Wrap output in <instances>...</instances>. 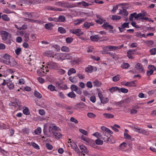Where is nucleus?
Returning <instances> with one entry per match:
<instances>
[{
  "label": "nucleus",
  "mask_w": 156,
  "mask_h": 156,
  "mask_svg": "<svg viewBox=\"0 0 156 156\" xmlns=\"http://www.w3.org/2000/svg\"><path fill=\"white\" fill-rule=\"evenodd\" d=\"M69 80L72 83H75L77 82L78 81V76L72 77H69Z\"/></svg>",
  "instance_id": "24"
},
{
  "label": "nucleus",
  "mask_w": 156,
  "mask_h": 156,
  "mask_svg": "<svg viewBox=\"0 0 156 156\" xmlns=\"http://www.w3.org/2000/svg\"><path fill=\"white\" fill-rule=\"evenodd\" d=\"M67 95L68 97L72 98H75L76 96V94L73 91L69 92Z\"/></svg>",
  "instance_id": "40"
},
{
  "label": "nucleus",
  "mask_w": 156,
  "mask_h": 156,
  "mask_svg": "<svg viewBox=\"0 0 156 156\" xmlns=\"http://www.w3.org/2000/svg\"><path fill=\"white\" fill-rule=\"evenodd\" d=\"M118 5H117L116 6H113V9L111 11V12L112 13H115V12L116 10L118 9Z\"/></svg>",
  "instance_id": "62"
},
{
  "label": "nucleus",
  "mask_w": 156,
  "mask_h": 156,
  "mask_svg": "<svg viewBox=\"0 0 156 156\" xmlns=\"http://www.w3.org/2000/svg\"><path fill=\"white\" fill-rule=\"evenodd\" d=\"M7 86L10 90L12 89L14 87V84L11 83H7Z\"/></svg>",
  "instance_id": "60"
},
{
  "label": "nucleus",
  "mask_w": 156,
  "mask_h": 156,
  "mask_svg": "<svg viewBox=\"0 0 156 156\" xmlns=\"http://www.w3.org/2000/svg\"><path fill=\"white\" fill-rule=\"evenodd\" d=\"M123 44L119 46H107L103 48V49L108 51H113L114 50L120 49L123 46Z\"/></svg>",
  "instance_id": "3"
},
{
  "label": "nucleus",
  "mask_w": 156,
  "mask_h": 156,
  "mask_svg": "<svg viewBox=\"0 0 156 156\" xmlns=\"http://www.w3.org/2000/svg\"><path fill=\"white\" fill-rule=\"evenodd\" d=\"M54 26L51 23H46L45 25V27L46 29L50 30Z\"/></svg>",
  "instance_id": "30"
},
{
  "label": "nucleus",
  "mask_w": 156,
  "mask_h": 156,
  "mask_svg": "<svg viewBox=\"0 0 156 156\" xmlns=\"http://www.w3.org/2000/svg\"><path fill=\"white\" fill-rule=\"evenodd\" d=\"M120 79V75H117L113 77L112 78V80L114 82H117L119 81Z\"/></svg>",
  "instance_id": "46"
},
{
  "label": "nucleus",
  "mask_w": 156,
  "mask_h": 156,
  "mask_svg": "<svg viewBox=\"0 0 156 156\" xmlns=\"http://www.w3.org/2000/svg\"><path fill=\"white\" fill-rule=\"evenodd\" d=\"M101 135L100 133L98 132H96L93 134V135L94 136H95L98 138H101Z\"/></svg>",
  "instance_id": "61"
},
{
  "label": "nucleus",
  "mask_w": 156,
  "mask_h": 156,
  "mask_svg": "<svg viewBox=\"0 0 156 156\" xmlns=\"http://www.w3.org/2000/svg\"><path fill=\"white\" fill-rule=\"evenodd\" d=\"M144 42L148 46L152 45L153 44V42L151 40L146 41Z\"/></svg>",
  "instance_id": "64"
},
{
  "label": "nucleus",
  "mask_w": 156,
  "mask_h": 156,
  "mask_svg": "<svg viewBox=\"0 0 156 156\" xmlns=\"http://www.w3.org/2000/svg\"><path fill=\"white\" fill-rule=\"evenodd\" d=\"M34 95L36 97L38 98H41L42 97L41 94L36 90L35 91Z\"/></svg>",
  "instance_id": "50"
},
{
  "label": "nucleus",
  "mask_w": 156,
  "mask_h": 156,
  "mask_svg": "<svg viewBox=\"0 0 156 156\" xmlns=\"http://www.w3.org/2000/svg\"><path fill=\"white\" fill-rule=\"evenodd\" d=\"M132 129L135 132L142 133L143 134L147 135L148 134V131L136 126H134L133 127Z\"/></svg>",
  "instance_id": "4"
},
{
  "label": "nucleus",
  "mask_w": 156,
  "mask_h": 156,
  "mask_svg": "<svg viewBox=\"0 0 156 156\" xmlns=\"http://www.w3.org/2000/svg\"><path fill=\"white\" fill-rule=\"evenodd\" d=\"M2 59L0 58V61L3 62L4 63L8 65L10 62V60L12 57L7 54H5L2 57Z\"/></svg>",
  "instance_id": "2"
},
{
  "label": "nucleus",
  "mask_w": 156,
  "mask_h": 156,
  "mask_svg": "<svg viewBox=\"0 0 156 156\" xmlns=\"http://www.w3.org/2000/svg\"><path fill=\"white\" fill-rule=\"evenodd\" d=\"M2 19L5 21H8L10 20L9 18V17L6 14H4L2 15Z\"/></svg>",
  "instance_id": "38"
},
{
  "label": "nucleus",
  "mask_w": 156,
  "mask_h": 156,
  "mask_svg": "<svg viewBox=\"0 0 156 156\" xmlns=\"http://www.w3.org/2000/svg\"><path fill=\"white\" fill-rule=\"evenodd\" d=\"M145 16H150L148 15L146 12L142 11L141 13L137 14L136 17L138 18L140 17H144Z\"/></svg>",
  "instance_id": "17"
},
{
  "label": "nucleus",
  "mask_w": 156,
  "mask_h": 156,
  "mask_svg": "<svg viewBox=\"0 0 156 156\" xmlns=\"http://www.w3.org/2000/svg\"><path fill=\"white\" fill-rule=\"evenodd\" d=\"M31 145L33 146V147L35 149L37 150L40 149L39 146L36 144L34 142H32L31 143Z\"/></svg>",
  "instance_id": "47"
},
{
  "label": "nucleus",
  "mask_w": 156,
  "mask_h": 156,
  "mask_svg": "<svg viewBox=\"0 0 156 156\" xmlns=\"http://www.w3.org/2000/svg\"><path fill=\"white\" fill-rule=\"evenodd\" d=\"M71 89L72 91H76L78 89V87L77 86L74 84L72 85L71 86Z\"/></svg>",
  "instance_id": "58"
},
{
  "label": "nucleus",
  "mask_w": 156,
  "mask_h": 156,
  "mask_svg": "<svg viewBox=\"0 0 156 156\" xmlns=\"http://www.w3.org/2000/svg\"><path fill=\"white\" fill-rule=\"evenodd\" d=\"M140 19L142 20H145L148 21L149 22H153V21L152 20L151 18L147 17H141L140 18Z\"/></svg>",
  "instance_id": "51"
},
{
  "label": "nucleus",
  "mask_w": 156,
  "mask_h": 156,
  "mask_svg": "<svg viewBox=\"0 0 156 156\" xmlns=\"http://www.w3.org/2000/svg\"><path fill=\"white\" fill-rule=\"evenodd\" d=\"M103 115L105 118L107 119H111L113 118L114 115L110 113H105L103 114Z\"/></svg>",
  "instance_id": "25"
},
{
  "label": "nucleus",
  "mask_w": 156,
  "mask_h": 156,
  "mask_svg": "<svg viewBox=\"0 0 156 156\" xmlns=\"http://www.w3.org/2000/svg\"><path fill=\"white\" fill-rule=\"evenodd\" d=\"M70 31L71 33L75 34L77 35H78V29L71 30Z\"/></svg>",
  "instance_id": "63"
},
{
  "label": "nucleus",
  "mask_w": 156,
  "mask_h": 156,
  "mask_svg": "<svg viewBox=\"0 0 156 156\" xmlns=\"http://www.w3.org/2000/svg\"><path fill=\"white\" fill-rule=\"evenodd\" d=\"M57 65L56 63L49 62H47V66L46 67L51 69H55L57 68Z\"/></svg>",
  "instance_id": "7"
},
{
  "label": "nucleus",
  "mask_w": 156,
  "mask_h": 156,
  "mask_svg": "<svg viewBox=\"0 0 156 156\" xmlns=\"http://www.w3.org/2000/svg\"><path fill=\"white\" fill-rule=\"evenodd\" d=\"M119 14H122L125 16H127L128 13L126 10L125 9L124 7H122L121 9H119Z\"/></svg>",
  "instance_id": "15"
},
{
  "label": "nucleus",
  "mask_w": 156,
  "mask_h": 156,
  "mask_svg": "<svg viewBox=\"0 0 156 156\" xmlns=\"http://www.w3.org/2000/svg\"><path fill=\"white\" fill-rule=\"evenodd\" d=\"M62 56L64 57V59H71L72 58V56L69 54L68 53H64L62 55Z\"/></svg>",
  "instance_id": "29"
},
{
  "label": "nucleus",
  "mask_w": 156,
  "mask_h": 156,
  "mask_svg": "<svg viewBox=\"0 0 156 156\" xmlns=\"http://www.w3.org/2000/svg\"><path fill=\"white\" fill-rule=\"evenodd\" d=\"M23 113L24 114L27 115H29L30 114V112L29 109L27 107L23 110Z\"/></svg>",
  "instance_id": "43"
},
{
  "label": "nucleus",
  "mask_w": 156,
  "mask_h": 156,
  "mask_svg": "<svg viewBox=\"0 0 156 156\" xmlns=\"http://www.w3.org/2000/svg\"><path fill=\"white\" fill-rule=\"evenodd\" d=\"M9 63V64H8L7 65H9L10 66H15L17 63L15 60L12 58L11 59L10 62Z\"/></svg>",
  "instance_id": "21"
},
{
  "label": "nucleus",
  "mask_w": 156,
  "mask_h": 156,
  "mask_svg": "<svg viewBox=\"0 0 156 156\" xmlns=\"http://www.w3.org/2000/svg\"><path fill=\"white\" fill-rule=\"evenodd\" d=\"M79 131L80 133L84 135H87L88 134L87 131L83 129H79Z\"/></svg>",
  "instance_id": "48"
},
{
  "label": "nucleus",
  "mask_w": 156,
  "mask_h": 156,
  "mask_svg": "<svg viewBox=\"0 0 156 156\" xmlns=\"http://www.w3.org/2000/svg\"><path fill=\"white\" fill-rule=\"evenodd\" d=\"M119 88L117 87H112L109 89V90L111 93H113L117 90L119 91Z\"/></svg>",
  "instance_id": "28"
},
{
  "label": "nucleus",
  "mask_w": 156,
  "mask_h": 156,
  "mask_svg": "<svg viewBox=\"0 0 156 156\" xmlns=\"http://www.w3.org/2000/svg\"><path fill=\"white\" fill-rule=\"evenodd\" d=\"M135 68L138 70L139 72L143 73L144 72V68L142 65L140 63H137L135 66Z\"/></svg>",
  "instance_id": "12"
},
{
  "label": "nucleus",
  "mask_w": 156,
  "mask_h": 156,
  "mask_svg": "<svg viewBox=\"0 0 156 156\" xmlns=\"http://www.w3.org/2000/svg\"><path fill=\"white\" fill-rule=\"evenodd\" d=\"M95 142L97 145H102L103 144V141L99 138H98L96 140Z\"/></svg>",
  "instance_id": "57"
},
{
  "label": "nucleus",
  "mask_w": 156,
  "mask_h": 156,
  "mask_svg": "<svg viewBox=\"0 0 156 156\" xmlns=\"http://www.w3.org/2000/svg\"><path fill=\"white\" fill-rule=\"evenodd\" d=\"M137 14L136 12H134L133 13L131 14L129 17V19L130 21H133V19L134 18L135 19H137L136 16H137Z\"/></svg>",
  "instance_id": "22"
},
{
  "label": "nucleus",
  "mask_w": 156,
  "mask_h": 156,
  "mask_svg": "<svg viewBox=\"0 0 156 156\" xmlns=\"http://www.w3.org/2000/svg\"><path fill=\"white\" fill-rule=\"evenodd\" d=\"M121 84L124 86L128 87H135L136 85V81H132L130 82H126L123 81L121 82Z\"/></svg>",
  "instance_id": "6"
},
{
  "label": "nucleus",
  "mask_w": 156,
  "mask_h": 156,
  "mask_svg": "<svg viewBox=\"0 0 156 156\" xmlns=\"http://www.w3.org/2000/svg\"><path fill=\"white\" fill-rule=\"evenodd\" d=\"M102 27L107 30H109V31L112 30L113 29V27L107 22H105L102 25Z\"/></svg>",
  "instance_id": "14"
},
{
  "label": "nucleus",
  "mask_w": 156,
  "mask_h": 156,
  "mask_svg": "<svg viewBox=\"0 0 156 156\" xmlns=\"http://www.w3.org/2000/svg\"><path fill=\"white\" fill-rule=\"evenodd\" d=\"M124 135V138L128 140H130L131 139L132 137L127 133H125Z\"/></svg>",
  "instance_id": "45"
},
{
  "label": "nucleus",
  "mask_w": 156,
  "mask_h": 156,
  "mask_svg": "<svg viewBox=\"0 0 156 156\" xmlns=\"http://www.w3.org/2000/svg\"><path fill=\"white\" fill-rule=\"evenodd\" d=\"M61 50L63 51L68 52L69 51V48L66 46H63L61 49Z\"/></svg>",
  "instance_id": "42"
},
{
  "label": "nucleus",
  "mask_w": 156,
  "mask_h": 156,
  "mask_svg": "<svg viewBox=\"0 0 156 156\" xmlns=\"http://www.w3.org/2000/svg\"><path fill=\"white\" fill-rule=\"evenodd\" d=\"M136 36L140 38L145 37H145V35L144 34H141L140 32H138L136 34Z\"/></svg>",
  "instance_id": "56"
},
{
  "label": "nucleus",
  "mask_w": 156,
  "mask_h": 156,
  "mask_svg": "<svg viewBox=\"0 0 156 156\" xmlns=\"http://www.w3.org/2000/svg\"><path fill=\"white\" fill-rule=\"evenodd\" d=\"M103 131V134L101 135V139H103L106 142L108 143H113L115 140L113 139L110 138L111 136V134H113V132L109 129L104 126L101 128Z\"/></svg>",
  "instance_id": "1"
},
{
  "label": "nucleus",
  "mask_w": 156,
  "mask_h": 156,
  "mask_svg": "<svg viewBox=\"0 0 156 156\" xmlns=\"http://www.w3.org/2000/svg\"><path fill=\"white\" fill-rule=\"evenodd\" d=\"M128 90L127 89L124 88H121L120 89L119 88V92L120 93L121 92L126 93L128 92Z\"/></svg>",
  "instance_id": "44"
},
{
  "label": "nucleus",
  "mask_w": 156,
  "mask_h": 156,
  "mask_svg": "<svg viewBox=\"0 0 156 156\" xmlns=\"http://www.w3.org/2000/svg\"><path fill=\"white\" fill-rule=\"evenodd\" d=\"M1 34L3 39H9L11 38V35L5 31H2Z\"/></svg>",
  "instance_id": "10"
},
{
  "label": "nucleus",
  "mask_w": 156,
  "mask_h": 156,
  "mask_svg": "<svg viewBox=\"0 0 156 156\" xmlns=\"http://www.w3.org/2000/svg\"><path fill=\"white\" fill-rule=\"evenodd\" d=\"M81 139L85 141L86 144L87 145H90V143H92L93 140L88 137H86L83 135H82L80 137Z\"/></svg>",
  "instance_id": "11"
},
{
  "label": "nucleus",
  "mask_w": 156,
  "mask_h": 156,
  "mask_svg": "<svg viewBox=\"0 0 156 156\" xmlns=\"http://www.w3.org/2000/svg\"><path fill=\"white\" fill-rule=\"evenodd\" d=\"M130 66L128 63L124 62L121 65V67L124 69H127L130 67Z\"/></svg>",
  "instance_id": "31"
},
{
  "label": "nucleus",
  "mask_w": 156,
  "mask_h": 156,
  "mask_svg": "<svg viewBox=\"0 0 156 156\" xmlns=\"http://www.w3.org/2000/svg\"><path fill=\"white\" fill-rule=\"evenodd\" d=\"M93 83L94 86L97 87H100L101 84V83L98 80H96L93 82Z\"/></svg>",
  "instance_id": "26"
},
{
  "label": "nucleus",
  "mask_w": 156,
  "mask_h": 156,
  "mask_svg": "<svg viewBox=\"0 0 156 156\" xmlns=\"http://www.w3.org/2000/svg\"><path fill=\"white\" fill-rule=\"evenodd\" d=\"M49 133L51 134H53V136H55V138L56 139H59L62 137V134L58 132H53L52 131L51 129L49 131Z\"/></svg>",
  "instance_id": "9"
},
{
  "label": "nucleus",
  "mask_w": 156,
  "mask_h": 156,
  "mask_svg": "<svg viewBox=\"0 0 156 156\" xmlns=\"http://www.w3.org/2000/svg\"><path fill=\"white\" fill-rule=\"evenodd\" d=\"M90 58L94 60L98 61L100 59V57L98 56L95 57L94 56L91 55L90 56Z\"/></svg>",
  "instance_id": "53"
},
{
  "label": "nucleus",
  "mask_w": 156,
  "mask_h": 156,
  "mask_svg": "<svg viewBox=\"0 0 156 156\" xmlns=\"http://www.w3.org/2000/svg\"><path fill=\"white\" fill-rule=\"evenodd\" d=\"M87 115L89 118H94L96 116L95 114L92 112L88 113L87 114Z\"/></svg>",
  "instance_id": "54"
},
{
  "label": "nucleus",
  "mask_w": 156,
  "mask_h": 156,
  "mask_svg": "<svg viewBox=\"0 0 156 156\" xmlns=\"http://www.w3.org/2000/svg\"><path fill=\"white\" fill-rule=\"evenodd\" d=\"M121 18V16L116 15H112L111 18L112 20H117L120 19Z\"/></svg>",
  "instance_id": "37"
},
{
  "label": "nucleus",
  "mask_w": 156,
  "mask_h": 156,
  "mask_svg": "<svg viewBox=\"0 0 156 156\" xmlns=\"http://www.w3.org/2000/svg\"><path fill=\"white\" fill-rule=\"evenodd\" d=\"M136 52V50L133 49H132L129 50L127 52V56L128 58L131 59H133V55L135 54Z\"/></svg>",
  "instance_id": "13"
},
{
  "label": "nucleus",
  "mask_w": 156,
  "mask_h": 156,
  "mask_svg": "<svg viewBox=\"0 0 156 156\" xmlns=\"http://www.w3.org/2000/svg\"><path fill=\"white\" fill-rule=\"evenodd\" d=\"M58 127L56 126H54L52 127H51V126L49 127V131L50 129H51L52 131L53 132H56V130H58Z\"/></svg>",
  "instance_id": "35"
},
{
  "label": "nucleus",
  "mask_w": 156,
  "mask_h": 156,
  "mask_svg": "<svg viewBox=\"0 0 156 156\" xmlns=\"http://www.w3.org/2000/svg\"><path fill=\"white\" fill-rule=\"evenodd\" d=\"M48 10H51V11H62V9L58 8L54 6H50L49 7L48 9Z\"/></svg>",
  "instance_id": "23"
},
{
  "label": "nucleus",
  "mask_w": 156,
  "mask_h": 156,
  "mask_svg": "<svg viewBox=\"0 0 156 156\" xmlns=\"http://www.w3.org/2000/svg\"><path fill=\"white\" fill-rule=\"evenodd\" d=\"M58 31L61 34L65 33L66 32L65 29L62 27H59L58 28Z\"/></svg>",
  "instance_id": "41"
},
{
  "label": "nucleus",
  "mask_w": 156,
  "mask_h": 156,
  "mask_svg": "<svg viewBox=\"0 0 156 156\" xmlns=\"http://www.w3.org/2000/svg\"><path fill=\"white\" fill-rule=\"evenodd\" d=\"M56 86L58 88L62 90H66L67 89V85L64 84L63 82L62 81L57 82L56 83Z\"/></svg>",
  "instance_id": "5"
},
{
  "label": "nucleus",
  "mask_w": 156,
  "mask_h": 156,
  "mask_svg": "<svg viewBox=\"0 0 156 156\" xmlns=\"http://www.w3.org/2000/svg\"><path fill=\"white\" fill-rule=\"evenodd\" d=\"M149 52L151 55H154L156 53V48H153L149 50Z\"/></svg>",
  "instance_id": "39"
},
{
  "label": "nucleus",
  "mask_w": 156,
  "mask_h": 156,
  "mask_svg": "<svg viewBox=\"0 0 156 156\" xmlns=\"http://www.w3.org/2000/svg\"><path fill=\"white\" fill-rule=\"evenodd\" d=\"M91 5V4H89L85 1H82L79 2V5H82L83 6L85 7Z\"/></svg>",
  "instance_id": "32"
},
{
  "label": "nucleus",
  "mask_w": 156,
  "mask_h": 156,
  "mask_svg": "<svg viewBox=\"0 0 156 156\" xmlns=\"http://www.w3.org/2000/svg\"><path fill=\"white\" fill-rule=\"evenodd\" d=\"M93 67L89 65L85 69L86 71L87 72L91 73L93 71Z\"/></svg>",
  "instance_id": "27"
},
{
  "label": "nucleus",
  "mask_w": 156,
  "mask_h": 156,
  "mask_svg": "<svg viewBox=\"0 0 156 156\" xmlns=\"http://www.w3.org/2000/svg\"><path fill=\"white\" fill-rule=\"evenodd\" d=\"M54 52L51 51H45L44 54L45 55L49 57H52V58L54 57V56H53Z\"/></svg>",
  "instance_id": "20"
},
{
  "label": "nucleus",
  "mask_w": 156,
  "mask_h": 156,
  "mask_svg": "<svg viewBox=\"0 0 156 156\" xmlns=\"http://www.w3.org/2000/svg\"><path fill=\"white\" fill-rule=\"evenodd\" d=\"M100 101L101 103L103 104H105L108 103L109 101V99L108 98L103 97Z\"/></svg>",
  "instance_id": "33"
},
{
  "label": "nucleus",
  "mask_w": 156,
  "mask_h": 156,
  "mask_svg": "<svg viewBox=\"0 0 156 156\" xmlns=\"http://www.w3.org/2000/svg\"><path fill=\"white\" fill-rule=\"evenodd\" d=\"M21 49L20 48H18L15 50V52L17 55H19L21 53Z\"/></svg>",
  "instance_id": "49"
},
{
  "label": "nucleus",
  "mask_w": 156,
  "mask_h": 156,
  "mask_svg": "<svg viewBox=\"0 0 156 156\" xmlns=\"http://www.w3.org/2000/svg\"><path fill=\"white\" fill-rule=\"evenodd\" d=\"M70 145H71L72 147L75 150V151H76L77 153H78V151H77V146L75 143H73L72 144H70Z\"/></svg>",
  "instance_id": "34"
},
{
  "label": "nucleus",
  "mask_w": 156,
  "mask_h": 156,
  "mask_svg": "<svg viewBox=\"0 0 156 156\" xmlns=\"http://www.w3.org/2000/svg\"><path fill=\"white\" fill-rule=\"evenodd\" d=\"M41 132V129L40 127H38L34 131V133L36 134L39 135Z\"/></svg>",
  "instance_id": "52"
},
{
  "label": "nucleus",
  "mask_w": 156,
  "mask_h": 156,
  "mask_svg": "<svg viewBox=\"0 0 156 156\" xmlns=\"http://www.w3.org/2000/svg\"><path fill=\"white\" fill-rule=\"evenodd\" d=\"M129 23H124L122 24L121 27H119V29L120 31H122L124 30L125 28H129Z\"/></svg>",
  "instance_id": "16"
},
{
  "label": "nucleus",
  "mask_w": 156,
  "mask_h": 156,
  "mask_svg": "<svg viewBox=\"0 0 156 156\" xmlns=\"http://www.w3.org/2000/svg\"><path fill=\"white\" fill-rule=\"evenodd\" d=\"M48 88L50 89L51 91H56L55 89V87L52 84L49 85L48 86Z\"/></svg>",
  "instance_id": "59"
},
{
  "label": "nucleus",
  "mask_w": 156,
  "mask_h": 156,
  "mask_svg": "<svg viewBox=\"0 0 156 156\" xmlns=\"http://www.w3.org/2000/svg\"><path fill=\"white\" fill-rule=\"evenodd\" d=\"M75 69L73 68L70 69L68 72V75L69 76L71 75L72 74L76 73Z\"/></svg>",
  "instance_id": "36"
},
{
  "label": "nucleus",
  "mask_w": 156,
  "mask_h": 156,
  "mask_svg": "<svg viewBox=\"0 0 156 156\" xmlns=\"http://www.w3.org/2000/svg\"><path fill=\"white\" fill-rule=\"evenodd\" d=\"M106 53L109 54L110 56L115 60H118L119 59V56L115 53L108 52H107Z\"/></svg>",
  "instance_id": "19"
},
{
  "label": "nucleus",
  "mask_w": 156,
  "mask_h": 156,
  "mask_svg": "<svg viewBox=\"0 0 156 156\" xmlns=\"http://www.w3.org/2000/svg\"><path fill=\"white\" fill-rule=\"evenodd\" d=\"M94 23L93 22H86L83 24V27L87 29H88L90 28L91 26L94 25Z\"/></svg>",
  "instance_id": "18"
},
{
  "label": "nucleus",
  "mask_w": 156,
  "mask_h": 156,
  "mask_svg": "<svg viewBox=\"0 0 156 156\" xmlns=\"http://www.w3.org/2000/svg\"><path fill=\"white\" fill-rule=\"evenodd\" d=\"M80 151H79V154L80 155V154H83V155H85V153H87L88 152V151L87 148L83 145H82L80 146Z\"/></svg>",
  "instance_id": "8"
},
{
  "label": "nucleus",
  "mask_w": 156,
  "mask_h": 156,
  "mask_svg": "<svg viewBox=\"0 0 156 156\" xmlns=\"http://www.w3.org/2000/svg\"><path fill=\"white\" fill-rule=\"evenodd\" d=\"M52 47L55 49V51H58L60 50V47L58 45L55 44L53 45Z\"/></svg>",
  "instance_id": "55"
}]
</instances>
